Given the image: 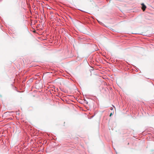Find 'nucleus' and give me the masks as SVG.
Wrapping results in <instances>:
<instances>
[{
	"instance_id": "obj_1",
	"label": "nucleus",
	"mask_w": 154,
	"mask_h": 154,
	"mask_svg": "<svg viewBox=\"0 0 154 154\" xmlns=\"http://www.w3.org/2000/svg\"><path fill=\"white\" fill-rule=\"evenodd\" d=\"M97 20L101 25L106 26L108 24L107 22L105 21L104 20Z\"/></svg>"
},
{
	"instance_id": "obj_2",
	"label": "nucleus",
	"mask_w": 154,
	"mask_h": 154,
	"mask_svg": "<svg viewBox=\"0 0 154 154\" xmlns=\"http://www.w3.org/2000/svg\"><path fill=\"white\" fill-rule=\"evenodd\" d=\"M141 5L142 6V9L143 10V11H144V4L143 3H142L141 4Z\"/></svg>"
},
{
	"instance_id": "obj_3",
	"label": "nucleus",
	"mask_w": 154,
	"mask_h": 154,
	"mask_svg": "<svg viewBox=\"0 0 154 154\" xmlns=\"http://www.w3.org/2000/svg\"><path fill=\"white\" fill-rule=\"evenodd\" d=\"M112 115V113H111L110 114V115H109V116H111Z\"/></svg>"
},
{
	"instance_id": "obj_4",
	"label": "nucleus",
	"mask_w": 154,
	"mask_h": 154,
	"mask_svg": "<svg viewBox=\"0 0 154 154\" xmlns=\"http://www.w3.org/2000/svg\"><path fill=\"white\" fill-rule=\"evenodd\" d=\"M146 8V6L145 5V9Z\"/></svg>"
},
{
	"instance_id": "obj_5",
	"label": "nucleus",
	"mask_w": 154,
	"mask_h": 154,
	"mask_svg": "<svg viewBox=\"0 0 154 154\" xmlns=\"http://www.w3.org/2000/svg\"><path fill=\"white\" fill-rule=\"evenodd\" d=\"M31 23H32V21L31 22Z\"/></svg>"
}]
</instances>
